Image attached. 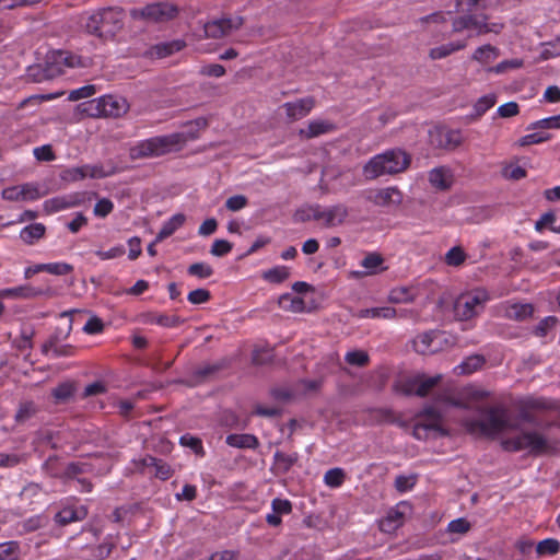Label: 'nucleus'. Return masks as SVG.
<instances>
[{
	"label": "nucleus",
	"mask_w": 560,
	"mask_h": 560,
	"mask_svg": "<svg viewBox=\"0 0 560 560\" xmlns=\"http://www.w3.org/2000/svg\"><path fill=\"white\" fill-rule=\"evenodd\" d=\"M80 201L81 200L78 195L58 196L46 200L43 206L44 211L49 214L75 207L80 205Z\"/></svg>",
	"instance_id": "nucleus-18"
},
{
	"label": "nucleus",
	"mask_w": 560,
	"mask_h": 560,
	"mask_svg": "<svg viewBox=\"0 0 560 560\" xmlns=\"http://www.w3.org/2000/svg\"><path fill=\"white\" fill-rule=\"evenodd\" d=\"M77 57L68 55L62 50H54L46 55L45 67L49 79H54L63 73V67H74Z\"/></svg>",
	"instance_id": "nucleus-12"
},
{
	"label": "nucleus",
	"mask_w": 560,
	"mask_h": 560,
	"mask_svg": "<svg viewBox=\"0 0 560 560\" xmlns=\"http://www.w3.org/2000/svg\"><path fill=\"white\" fill-rule=\"evenodd\" d=\"M345 477V471L341 468H331L326 471L324 481L327 486L336 488L342 485Z\"/></svg>",
	"instance_id": "nucleus-47"
},
{
	"label": "nucleus",
	"mask_w": 560,
	"mask_h": 560,
	"mask_svg": "<svg viewBox=\"0 0 560 560\" xmlns=\"http://www.w3.org/2000/svg\"><path fill=\"white\" fill-rule=\"evenodd\" d=\"M524 65V61L522 59H510V60H503L499 62L497 66L489 69V71L495 72V73H503L508 71L509 69H518L522 68Z\"/></svg>",
	"instance_id": "nucleus-56"
},
{
	"label": "nucleus",
	"mask_w": 560,
	"mask_h": 560,
	"mask_svg": "<svg viewBox=\"0 0 560 560\" xmlns=\"http://www.w3.org/2000/svg\"><path fill=\"white\" fill-rule=\"evenodd\" d=\"M429 182L436 189L447 190L452 185V176L446 168L436 167L429 173Z\"/></svg>",
	"instance_id": "nucleus-25"
},
{
	"label": "nucleus",
	"mask_w": 560,
	"mask_h": 560,
	"mask_svg": "<svg viewBox=\"0 0 560 560\" xmlns=\"http://www.w3.org/2000/svg\"><path fill=\"white\" fill-rule=\"evenodd\" d=\"M40 491L42 487L38 483L31 482L22 489L20 497L23 501H28L32 503L33 499L38 497Z\"/></svg>",
	"instance_id": "nucleus-60"
},
{
	"label": "nucleus",
	"mask_w": 560,
	"mask_h": 560,
	"mask_svg": "<svg viewBox=\"0 0 560 560\" xmlns=\"http://www.w3.org/2000/svg\"><path fill=\"white\" fill-rule=\"evenodd\" d=\"M39 412V407L32 400L21 401L14 415V420L19 424H24Z\"/></svg>",
	"instance_id": "nucleus-27"
},
{
	"label": "nucleus",
	"mask_w": 560,
	"mask_h": 560,
	"mask_svg": "<svg viewBox=\"0 0 560 560\" xmlns=\"http://www.w3.org/2000/svg\"><path fill=\"white\" fill-rule=\"evenodd\" d=\"M46 228L42 223H33L25 226L21 233V240L26 244H33L35 241L42 238L45 235Z\"/></svg>",
	"instance_id": "nucleus-37"
},
{
	"label": "nucleus",
	"mask_w": 560,
	"mask_h": 560,
	"mask_svg": "<svg viewBox=\"0 0 560 560\" xmlns=\"http://www.w3.org/2000/svg\"><path fill=\"white\" fill-rule=\"evenodd\" d=\"M27 75L34 81V82H43L46 80H50L46 72L45 65H36L28 68Z\"/></svg>",
	"instance_id": "nucleus-64"
},
{
	"label": "nucleus",
	"mask_w": 560,
	"mask_h": 560,
	"mask_svg": "<svg viewBox=\"0 0 560 560\" xmlns=\"http://www.w3.org/2000/svg\"><path fill=\"white\" fill-rule=\"evenodd\" d=\"M44 271L49 272L56 276L68 275L73 270V266L67 262H52V264H43Z\"/></svg>",
	"instance_id": "nucleus-50"
},
{
	"label": "nucleus",
	"mask_w": 560,
	"mask_h": 560,
	"mask_svg": "<svg viewBox=\"0 0 560 560\" xmlns=\"http://www.w3.org/2000/svg\"><path fill=\"white\" fill-rule=\"evenodd\" d=\"M526 175H527L526 170L518 165H512V164L506 165L502 170V176L506 179L520 180V179L526 177Z\"/></svg>",
	"instance_id": "nucleus-55"
},
{
	"label": "nucleus",
	"mask_w": 560,
	"mask_h": 560,
	"mask_svg": "<svg viewBox=\"0 0 560 560\" xmlns=\"http://www.w3.org/2000/svg\"><path fill=\"white\" fill-rule=\"evenodd\" d=\"M151 465L155 467V476L162 480H167L172 476V469L168 464L162 459L150 457Z\"/></svg>",
	"instance_id": "nucleus-53"
},
{
	"label": "nucleus",
	"mask_w": 560,
	"mask_h": 560,
	"mask_svg": "<svg viewBox=\"0 0 560 560\" xmlns=\"http://www.w3.org/2000/svg\"><path fill=\"white\" fill-rule=\"evenodd\" d=\"M0 560H21L19 544L16 541L0 544Z\"/></svg>",
	"instance_id": "nucleus-42"
},
{
	"label": "nucleus",
	"mask_w": 560,
	"mask_h": 560,
	"mask_svg": "<svg viewBox=\"0 0 560 560\" xmlns=\"http://www.w3.org/2000/svg\"><path fill=\"white\" fill-rule=\"evenodd\" d=\"M179 14V8L168 1L149 3L143 8H136L130 11L133 20H142L149 23H165L174 20Z\"/></svg>",
	"instance_id": "nucleus-5"
},
{
	"label": "nucleus",
	"mask_w": 560,
	"mask_h": 560,
	"mask_svg": "<svg viewBox=\"0 0 560 560\" xmlns=\"http://www.w3.org/2000/svg\"><path fill=\"white\" fill-rule=\"evenodd\" d=\"M85 515L86 511L83 508L80 510H75L73 508H65L56 514L55 521L59 525L66 526L72 522L84 518Z\"/></svg>",
	"instance_id": "nucleus-32"
},
{
	"label": "nucleus",
	"mask_w": 560,
	"mask_h": 560,
	"mask_svg": "<svg viewBox=\"0 0 560 560\" xmlns=\"http://www.w3.org/2000/svg\"><path fill=\"white\" fill-rule=\"evenodd\" d=\"M244 24L243 16L222 18L205 24L203 31L207 38L219 39L241 28Z\"/></svg>",
	"instance_id": "nucleus-10"
},
{
	"label": "nucleus",
	"mask_w": 560,
	"mask_h": 560,
	"mask_svg": "<svg viewBox=\"0 0 560 560\" xmlns=\"http://www.w3.org/2000/svg\"><path fill=\"white\" fill-rule=\"evenodd\" d=\"M33 153H34V156L38 161L50 162V161H54L56 159V154L52 151V148H51L50 144H45V145H42V147H37V148L34 149Z\"/></svg>",
	"instance_id": "nucleus-62"
},
{
	"label": "nucleus",
	"mask_w": 560,
	"mask_h": 560,
	"mask_svg": "<svg viewBox=\"0 0 560 560\" xmlns=\"http://www.w3.org/2000/svg\"><path fill=\"white\" fill-rule=\"evenodd\" d=\"M88 176V167H73L65 170L61 173V179L66 182H75L83 179Z\"/></svg>",
	"instance_id": "nucleus-54"
},
{
	"label": "nucleus",
	"mask_w": 560,
	"mask_h": 560,
	"mask_svg": "<svg viewBox=\"0 0 560 560\" xmlns=\"http://www.w3.org/2000/svg\"><path fill=\"white\" fill-rule=\"evenodd\" d=\"M58 464H59V457L57 455H51L45 460L42 468L50 477L61 479L62 472H60V470L58 468Z\"/></svg>",
	"instance_id": "nucleus-51"
},
{
	"label": "nucleus",
	"mask_w": 560,
	"mask_h": 560,
	"mask_svg": "<svg viewBox=\"0 0 560 560\" xmlns=\"http://www.w3.org/2000/svg\"><path fill=\"white\" fill-rule=\"evenodd\" d=\"M226 444L237 448H252L256 450L259 446V441L256 435L249 433L229 434L225 440Z\"/></svg>",
	"instance_id": "nucleus-22"
},
{
	"label": "nucleus",
	"mask_w": 560,
	"mask_h": 560,
	"mask_svg": "<svg viewBox=\"0 0 560 560\" xmlns=\"http://www.w3.org/2000/svg\"><path fill=\"white\" fill-rule=\"evenodd\" d=\"M84 27L89 34L104 42L112 40L124 27L122 10L101 9L88 18Z\"/></svg>",
	"instance_id": "nucleus-3"
},
{
	"label": "nucleus",
	"mask_w": 560,
	"mask_h": 560,
	"mask_svg": "<svg viewBox=\"0 0 560 560\" xmlns=\"http://www.w3.org/2000/svg\"><path fill=\"white\" fill-rule=\"evenodd\" d=\"M186 43L182 39H175L166 43L156 44L151 48V54L158 58H165L174 52L180 51L185 48Z\"/></svg>",
	"instance_id": "nucleus-24"
},
{
	"label": "nucleus",
	"mask_w": 560,
	"mask_h": 560,
	"mask_svg": "<svg viewBox=\"0 0 560 560\" xmlns=\"http://www.w3.org/2000/svg\"><path fill=\"white\" fill-rule=\"evenodd\" d=\"M0 295L23 299H35L38 296L52 298L56 295V292L49 287H47L46 289H37L32 285H20L16 288L0 291Z\"/></svg>",
	"instance_id": "nucleus-17"
},
{
	"label": "nucleus",
	"mask_w": 560,
	"mask_h": 560,
	"mask_svg": "<svg viewBox=\"0 0 560 560\" xmlns=\"http://www.w3.org/2000/svg\"><path fill=\"white\" fill-rule=\"evenodd\" d=\"M411 163V155L395 148L370 159L363 166V175L372 180L382 175H394L406 171Z\"/></svg>",
	"instance_id": "nucleus-1"
},
{
	"label": "nucleus",
	"mask_w": 560,
	"mask_h": 560,
	"mask_svg": "<svg viewBox=\"0 0 560 560\" xmlns=\"http://www.w3.org/2000/svg\"><path fill=\"white\" fill-rule=\"evenodd\" d=\"M383 264L384 258L380 253H369L361 261V266L364 270L352 271L351 276L355 279H361L366 276L377 275L378 272L387 269V267H383Z\"/></svg>",
	"instance_id": "nucleus-16"
},
{
	"label": "nucleus",
	"mask_w": 560,
	"mask_h": 560,
	"mask_svg": "<svg viewBox=\"0 0 560 560\" xmlns=\"http://www.w3.org/2000/svg\"><path fill=\"white\" fill-rule=\"evenodd\" d=\"M466 254L460 246L452 247L445 255V262L448 266L457 267L464 264Z\"/></svg>",
	"instance_id": "nucleus-45"
},
{
	"label": "nucleus",
	"mask_w": 560,
	"mask_h": 560,
	"mask_svg": "<svg viewBox=\"0 0 560 560\" xmlns=\"http://www.w3.org/2000/svg\"><path fill=\"white\" fill-rule=\"evenodd\" d=\"M84 106L83 112L89 116H106V117H119L125 114L128 109L126 100L118 98L113 95H106L97 100H92L82 103Z\"/></svg>",
	"instance_id": "nucleus-6"
},
{
	"label": "nucleus",
	"mask_w": 560,
	"mask_h": 560,
	"mask_svg": "<svg viewBox=\"0 0 560 560\" xmlns=\"http://www.w3.org/2000/svg\"><path fill=\"white\" fill-rule=\"evenodd\" d=\"M435 427L436 425L434 423H425L424 421H421L415 424L411 434L417 440H427L430 431L435 432Z\"/></svg>",
	"instance_id": "nucleus-52"
},
{
	"label": "nucleus",
	"mask_w": 560,
	"mask_h": 560,
	"mask_svg": "<svg viewBox=\"0 0 560 560\" xmlns=\"http://www.w3.org/2000/svg\"><path fill=\"white\" fill-rule=\"evenodd\" d=\"M500 50L490 44L478 47L472 54V60L480 63H488L498 58Z\"/></svg>",
	"instance_id": "nucleus-38"
},
{
	"label": "nucleus",
	"mask_w": 560,
	"mask_h": 560,
	"mask_svg": "<svg viewBox=\"0 0 560 560\" xmlns=\"http://www.w3.org/2000/svg\"><path fill=\"white\" fill-rule=\"evenodd\" d=\"M549 138H550V135L539 131V132L528 133V135L522 137L518 140V142H520V145L525 147V145H529V144L541 143L544 141H547Z\"/></svg>",
	"instance_id": "nucleus-58"
},
{
	"label": "nucleus",
	"mask_w": 560,
	"mask_h": 560,
	"mask_svg": "<svg viewBox=\"0 0 560 560\" xmlns=\"http://www.w3.org/2000/svg\"><path fill=\"white\" fill-rule=\"evenodd\" d=\"M411 506L407 502H400L392 508L386 516L380 521V529L385 533H392L402 526L405 515L410 511Z\"/></svg>",
	"instance_id": "nucleus-14"
},
{
	"label": "nucleus",
	"mask_w": 560,
	"mask_h": 560,
	"mask_svg": "<svg viewBox=\"0 0 560 560\" xmlns=\"http://www.w3.org/2000/svg\"><path fill=\"white\" fill-rule=\"evenodd\" d=\"M315 106V100L311 96L284 103L281 108L285 110L289 121H295L305 117Z\"/></svg>",
	"instance_id": "nucleus-15"
},
{
	"label": "nucleus",
	"mask_w": 560,
	"mask_h": 560,
	"mask_svg": "<svg viewBox=\"0 0 560 560\" xmlns=\"http://www.w3.org/2000/svg\"><path fill=\"white\" fill-rule=\"evenodd\" d=\"M275 467L282 474H287L293 465L299 460V454H285L281 451H277L273 456Z\"/></svg>",
	"instance_id": "nucleus-35"
},
{
	"label": "nucleus",
	"mask_w": 560,
	"mask_h": 560,
	"mask_svg": "<svg viewBox=\"0 0 560 560\" xmlns=\"http://www.w3.org/2000/svg\"><path fill=\"white\" fill-rule=\"evenodd\" d=\"M534 306L530 303H514L505 308V316L514 320H525L533 316Z\"/></svg>",
	"instance_id": "nucleus-28"
},
{
	"label": "nucleus",
	"mask_w": 560,
	"mask_h": 560,
	"mask_svg": "<svg viewBox=\"0 0 560 560\" xmlns=\"http://www.w3.org/2000/svg\"><path fill=\"white\" fill-rule=\"evenodd\" d=\"M290 276V270L285 266H277L264 271L262 278L270 283H282Z\"/></svg>",
	"instance_id": "nucleus-40"
},
{
	"label": "nucleus",
	"mask_w": 560,
	"mask_h": 560,
	"mask_svg": "<svg viewBox=\"0 0 560 560\" xmlns=\"http://www.w3.org/2000/svg\"><path fill=\"white\" fill-rule=\"evenodd\" d=\"M115 545L112 542H103L92 550L91 557L93 560H104L109 557Z\"/></svg>",
	"instance_id": "nucleus-63"
},
{
	"label": "nucleus",
	"mask_w": 560,
	"mask_h": 560,
	"mask_svg": "<svg viewBox=\"0 0 560 560\" xmlns=\"http://www.w3.org/2000/svg\"><path fill=\"white\" fill-rule=\"evenodd\" d=\"M477 411L482 418H467L463 421L464 428L471 434L494 436L508 427L506 410L502 406L486 407L476 405Z\"/></svg>",
	"instance_id": "nucleus-2"
},
{
	"label": "nucleus",
	"mask_w": 560,
	"mask_h": 560,
	"mask_svg": "<svg viewBox=\"0 0 560 560\" xmlns=\"http://www.w3.org/2000/svg\"><path fill=\"white\" fill-rule=\"evenodd\" d=\"M191 304H202L211 299V293L207 289H196L189 292L187 296Z\"/></svg>",
	"instance_id": "nucleus-59"
},
{
	"label": "nucleus",
	"mask_w": 560,
	"mask_h": 560,
	"mask_svg": "<svg viewBox=\"0 0 560 560\" xmlns=\"http://www.w3.org/2000/svg\"><path fill=\"white\" fill-rule=\"evenodd\" d=\"M441 334L442 332L439 330H430L419 335L413 341L416 350L422 354L428 352H435L436 348H433V341Z\"/></svg>",
	"instance_id": "nucleus-23"
},
{
	"label": "nucleus",
	"mask_w": 560,
	"mask_h": 560,
	"mask_svg": "<svg viewBox=\"0 0 560 560\" xmlns=\"http://www.w3.org/2000/svg\"><path fill=\"white\" fill-rule=\"evenodd\" d=\"M92 471V465L88 463H69L62 472L61 479H77L79 475Z\"/></svg>",
	"instance_id": "nucleus-39"
},
{
	"label": "nucleus",
	"mask_w": 560,
	"mask_h": 560,
	"mask_svg": "<svg viewBox=\"0 0 560 560\" xmlns=\"http://www.w3.org/2000/svg\"><path fill=\"white\" fill-rule=\"evenodd\" d=\"M560 551V542L555 538H547L539 541L536 546V552L541 556H553Z\"/></svg>",
	"instance_id": "nucleus-41"
},
{
	"label": "nucleus",
	"mask_w": 560,
	"mask_h": 560,
	"mask_svg": "<svg viewBox=\"0 0 560 560\" xmlns=\"http://www.w3.org/2000/svg\"><path fill=\"white\" fill-rule=\"evenodd\" d=\"M355 316L358 318H384L392 319L397 317V310L390 306L373 307L360 310Z\"/></svg>",
	"instance_id": "nucleus-29"
},
{
	"label": "nucleus",
	"mask_w": 560,
	"mask_h": 560,
	"mask_svg": "<svg viewBox=\"0 0 560 560\" xmlns=\"http://www.w3.org/2000/svg\"><path fill=\"white\" fill-rule=\"evenodd\" d=\"M223 366L224 364L222 363L207 364L205 366H200L192 372L191 380L178 381V383L185 384L187 386H195L197 384L205 382L209 376L221 371Z\"/></svg>",
	"instance_id": "nucleus-20"
},
{
	"label": "nucleus",
	"mask_w": 560,
	"mask_h": 560,
	"mask_svg": "<svg viewBox=\"0 0 560 560\" xmlns=\"http://www.w3.org/2000/svg\"><path fill=\"white\" fill-rule=\"evenodd\" d=\"M365 198L378 207L399 206L404 200L402 192L397 187L369 190Z\"/></svg>",
	"instance_id": "nucleus-13"
},
{
	"label": "nucleus",
	"mask_w": 560,
	"mask_h": 560,
	"mask_svg": "<svg viewBox=\"0 0 560 560\" xmlns=\"http://www.w3.org/2000/svg\"><path fill=\"white\" fill-rule=\"evenodd\" d=\"M188 273L190 276H195L201 279L209 278L213 275V269L211 266L205 262H195L188 267Z\"/></svg>",
	"instance_id": "nucleus-49"
},
{
	"label": "nucleus",
	"mask_w": 560,
	"mask_h": 560,
	"mask_svg": "<svg viewBox=\"0 0 560 560\" xmlns=\"http://www.w3.org/2000/svg\"><path fill=\"white\" fill-rule=\"evenodd\" d=\"M495 102L497 97L494 94H488L480 97L474 106L475 115L477 117L482 116L488 109L494 106Z\"/></svg>",
	"instance_id": "nucleus-48"
},
{
	"label": "nucleus",
	"mask_w": 560,
	"mask_h": 560,
	"mask_svg": "<svg viewBox=\"0 0 560 560\" xmlns=\"http://www.w3.org/2000/svg\"><path fill=\"white\" fill-rule=\"evenodd\" d=\"M349 215L348 208L342 203H337L331 207L325 208L324 225L326 228H334L341 225Z\"/></svg>",
	"instance_id": "nucleus-19"
},
{
	"label": "nucleus",
	"mask_w": 560,
	"mask_h": 560,
	"mask_svg": "<svg viewBox=\"0 0 560 560\" xmlns=\"http://www.w3.org/2000/svg\"><path fill=\"white\" fill-rule=\"evenodd\" d=\"M471 23H474L472 14H465L454 19L452 23L453 33H459L464 30L470 28Z\"/></svg>",
	"instance_id": "nucleus-61"
},
{
	"label": "nucleus",
	"mask_w": 560,
	"mask_h": 560,
	"mask_svg": "<svg viewBox=\"0 0 560 560\" xmlns=\"http://www.w3.org/2000/svg\"><path fill=\"white\" fill-rule=\"evenodd\" d=\"M388 300L392 303H409L415 300L413 294L408 288L393 289L388 295Z\"/></svg>",
	"instance_id": "nucleus-46"
},
{
	"label": "nucleus",
	"mask_w": 560,
	"mask_h": 560,
	"mask_svg": "<svg viewBox=\"0 0 560 560\" xmlns=\"http://www.w3.org/2000/svg\"><path fill=\"white\" fill-rule=\"evenodd\" d=\"M486 363V359L481 354H472L466 358L459 365L455 368V372L458 375H468L480 368Z\"/></svg>",
	"instance_id": "nucleus-30"
},
{
	"label": "nucleus",
	"mask_w": 560,
	"mask_h": 560,
	"mask_svg": "<svg viewBox=\"0 0 560 560\" xmlns=\"http://www.w3.org/2000/svg\"><path fill=\"white\" fill-rule=\"evenodd\" d=\"M179 443L182 446L189 447L198 456L205 455L202 441L197 436L190 435L188 433L184 434L180 436Z\"/></svg>",
	"instance_id": "nucleus-43"
},
{
	"label": "nucleus",
	"mask_w": 560,
	"mask_h": 560,
	"mask_svg": "<svg viewBox=\"0 0 560 560\" xmlns=\"http://www.w3.org/2000/svg\"><path fill=\"white\" fill-rule=\"evenodd\" d=\"M232 243L226 240H215L211 246L210 253L213 256L222 257L232 250Z\"/></svg>",
	"instance_id": "nucleus-57"
},
{
	"label": "nucleus",
	"mask_w": 560,
	"mask_h": 560,
	"mask_svg": "<svg viewBox=\"0 0 560 560\" xmlns=\"http://www.w3.org/2000/svg\"><path fill=\"white\" fill-rule=\"evenodd\" d=\"M418 418H423L425 423H434L435 432L440 435H447V431L441 425L442 416L434 407H425L421 412L417 415Z\"/></svg>",
	"instance_id": "nucleus-33"
},
{
	"label": "nucleus",
	"mask_w": 560,
	"mask_h": 560,
	"mask_svg": "<svg viewBox=\"0 0 560 560\" xmlns=\"http://www.w3.org/2000/svg\"><path fill=\"white\" fill-rule=\"evenodd\" d=\"M524 450L534 457L555 455L558 452L556 442L548 440L537 431H523Z\"/></svg>",
	"instance_id": "nucleus-8"
},
{
	"label": "nucleus",
	"mask_w": 560,
	"mask_h": 560,
	"mask_svg": "<svg viewBox=\"0 0 560 560\" xmlns=\"http://www.w3.org/2000/svg\"><path fill=\"white\" fill-rule=\"evenodd\" d=\"M335 129L334 124L327 120H313L311 121L305 129H301L299 135L303 139H313L320 135H325Z\"/></svg>",
	"instance_id": "nucleus-21"
},
{
	"label": "nucleus",
	"mask_w": 560,
	"mask_h": 560,
	"mask_svg": "<svg viewBox=\"0 0 560 560\" xmlns=\"http://www.w3.org/2000/svg\"><path fill=\"white\" fill-rule=\"evenodd\" d=\"M345 360L348 364L360 366V368L368 365L370 362L368 352H365L363 350H354V351L348 352L346 354Z\"/></svg>",
	"instance_id": "nucleus-44"
},
{
	"label": "nucleus",
	"mask_w": 560,
	"mask_h": 560,
	"mask_svg": "<svg viewBox=\"0 0 560 560\" xmlns=\"http://www.w3.org/2000/svg\"><path fill=\"white\" fill-rule=\"evenodd\" d=\"M489 295L485 290H476L462 294L454 304V313L457 319L468 320L478 315L485 307Z\"/></svg>",
	"instance_id": "nucleus-7"
},
{
	"label": "nucleus",
	"mask_w": 560,
	"mask_h": 560,
	"mask_svg": "<svg viewBox=\"0 0 560 560\" xmlns=\"http://www.w3.org/2000/svg\"><path fill=\"white\" fill-rule=\"evenodd\" d=\"M429 136L434 148L445 151L456 150L464 141L460 130L447 127H435L430 130Z\"/></svg>",
	"instance_id": "nucleus-9"
},
{
	"label": "nucleus",
	"mask_w": 560,
	"mask_h": 560,
	"mask_svg": "<svg viewBox=\"0 0 560 560\" xmlns=\"http://www.w3.org/2000/svg\"><path fill=\"white\" fill-rule=\"evenodd\" d=\"M465 47H466L465 42L444 44L439 47H434V48L430 49L429 57L432 60L443 59L455 51L464 49Z\"/></svg>",
	"instance_id": "nucleus-34"
},
{
	"label": "nucleus",
	"mask_w": 560,
	"mask_h": 560,
	"mask_svg": "<svg viewBox=\"0 0 560 560\" xmlns=\"http://www.w3.org/2000/svg\"><path fill=\"white\" fill-rule=\"evenodd\" d=\"M75 385L73 382L67 381L58 384L51 389V396L57 404L67 402L74 394Z\"/></svg>",
	"instance_id": "nucleus-36"
},
{
	"label": "nucleus",
	"mask_w": 560,
	"mask_h": 560,
	"mask_svg": "<svg viewBox=\"0 0 560 560\" xmlns=\"http://www.w3.org/2000/svg\"><path fill=\"white\" fill-rule=\"evenodd\" d=\"M185 215L182 213H177L173 215L168 221H166L158 235L155 236V242H162L165 238L170 237L174 234V232L179 229L185 222Z\"/></svg>",
	"instance_id": "nucleus-31"
},
{
	"label": "nucleus",
	"mask_w": 560,
	"mask_h": 560,
	"mask_svg": "<svg viewBox=\"0 0 560 560\" xmlns=\"http://www.w3.org/2000/svg\"><path fill=\"white\" fill-rule=\"evenodd\" d=\"M142 318L145 324H158L164 327H175L184 323V319L178 316H168L153 312L142 314Z\"/></svg>",
	"instance_id": "nucleus-26"
},
{
	"label": "nucleus",
	"mask_w": 560,
	"mask_h": 560,
	"mask_svg": "<svg viewBox=\"0 0 560 560\" xmlns=\"http://www.w3.org/2000/svg\"><path fill=\"white\" fill-rule=\"evenodd\" d=\"M441 380L442 375L440 374L430 377L417 375L406 380L402 390L408 396L416 395L419 397H425L441 382Z\"/></svg>",
	"instance_id": "nucleus-11"
},
{
	"label": "nucleus",
	"mask_w": 560,
	"mask_h": 560,
	"mask_svg": "<svg viewBox=\"0 0 560 560\" xmlns=\"http://www.w3.org/2000/svg\"><path fill=\"white\" fill-rule=\"evenodd\" d=\"M186 139L182 133H171L158 136L143 141L130 149L132 160L147 159L165 155L171 152L179 151Z\"/></svg>",
	"instance_id": "nucleus-4"
}]
</instances>
